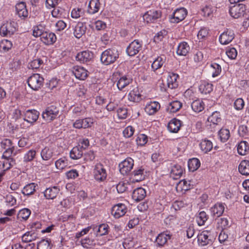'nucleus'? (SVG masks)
Segmentation results:
<instances>
[{
  "instance_id": "1",
  "label": "nucleus",
  "mask_w": 249,
  "mask_h": 249,
  "mask_svg": "<svg viewBox=\"0 0 249 249\" xmlns=\"http://www.w3.org/2000/svg\"><path fill=\"white\" fill-rule=\"evenodd\" d=\"M17 24L13 21L4 22L0 26V35L10 37L17 31Z\"/></svg>"
},
{
  "instance_id": "2",
  "label": "nucleus",
  "mask_w": 249,
  "mask_h": 249,
  "mask_svg": "<svg viewBox=\"0 0 249 249\" xmlns=\"http://www.w3.org/2000/svg\"><path fill=\"white\" fill-rule=\"evenodd\" d=\"M118 57L119 54L117 50L108 49L102 53L101 61L104 64L108 65L113 63Z\"/></svg>"
},
{
  "instance_id": "3",
  "label": "nucleus",
  "mask_w": 249,
  "mask_h": 249,
  "mask_svg": "<svg viewBox=\"0 0 249 249\" xmlns=\"http://www.w3.org/2000/svg\"><path fill=\"white\" fill-rule=\"evenodd\" d=\"M59 113V110L57 107L51 106L42 112V117L46 122L50 123L58 117Z\"/></svg>"
},
{
  "instance_id": "4",
  "label": "nucleus",
  "mask_w": 249,
  "mask_h": 249,
  "mask_svg": "<svg viewBox=\"0 0 249 249\" xmlns=\"http://www.w3.org/2000/svg\"><path fill=\"white\" fill-rule=\"evenodd\" d=\"M27 82L32 89L37 90L43 86L44 78L39 74L35 73L29 77Z\"/></svg>"
},
{
  "instance_id": "5",
  "label": "nucleus",
  "mask_w": 249,
  "mask_h": 249,
  "mask_svg": "<svg viewBox=\"0 0 249 249\" xmlns=\"http://www.w3.org/2000/svg\"><path fill=\"white\" fill-rule=\"evenodd\" d=\"M93 53L87 50L78 53L75 56V60L80 63L89 64L93 61Z\"/></svg>"
},
{
  "instance_id": "6",
  "label": "nucleus",
  "mask_w": 249,
  "mask_h": 249,
  "mask_svg": "<svg viewBox=\"0 0 249 249\" xmlns=\"http://www.w3.org/2000/svg\"><path fill=\"white\" fill-rule=\"evenodd\" d=\"M187 15V10L183 8L177 9L170 16L169 18L171 23H178L183 20Z\"/></svg>"
},
{
  "instance_id": "7",
  "label": "nucleus",
  "mask_w": 249,
  "mask_h": 249,
  "mask_svg": "<svg viewBox=\"0 0 249 249\" xmlns=\"http://www.w3.org/2000/svg\"><path fill=\"white\" fill-rule=\"evenodd\" d=\"M142 42L138 39H135L131 42L127 46L126 52L130 56H133L138 54L142 50Z\"/></svg>"
},
{
  "instance_id": "8",
  "label": "nucleus",
  "mask_w": 249,
  "mask_h": 249,
  "mask_svg": "<svg viewBox=\"0 0 249 249\" xmlns=\"http://www.w3.org/2000/svg\"><path fill=\"white\" fill-rule=\"evenodd\" d=\"M93 175L95 179L98 181H103L106 179L107 174L103 164L97 163L95 165L93 170Z\"/></svg>"
},
{
  "instance_id": "9",
  "label": "nucleus",
  "mask_w": 249,
  "mask_h": 249,
  "mask_svg": "<svg viewBox=\"0 0 249 249\" xmlns=\"http://www.w3.org/2000/svg\"><path fill=\"white\" fill-rule=\"evenodd\" d=\"M213 236L210 231L205 230L197 235V241L199 245L204 246L211 244L213 242Z\"/></svg>"
},
{
  "instance_id": "10",
  "label": "nucleus",
  "mask_w": 249,
  "mask_h": 249,
  "mask_svg": "<svg viewBox=\"0 0 249 249\" xmlns=\"http://www.w3.org/2000/svg\"><path fill=\"white\" fill-rule=\"evenodd\" d=\"M134 166V160L127 158L119 164L120 173L123 175H127L132 169Z\"/></svg>"
},
{
  "instance_id": "11",
  "label": "nucleus",
  "mask_w": 249,
  "mask_h": 249,
  "mask_svg": "<svg viewBox=\"0 0 249 249\" xmlns=\"http://www.w3.org/2000/svg\"><path fill=\"white\" fill-rule=\"evenodd\" d=\"M246 11L245 5L239 4L230 7L229 13L230 15L234 18H238L243 17Z\"/></svg>"
},
{
  "instance_id": "12",
  "label": "nucleus",
  "mask_w": 249,
  "mask_h": 249,
  "mask_svg": "<svg viewBox=\"0 0 249 249\" xmlns=\"http://www.w3.org/2000/svg\"><path fill=\"white\" fill-rule=\"evenodd\" d=\"M0 144L1 147L5 149L2 155V157L8 158L11 157L15 150V146L12 141L10 139H5L1 141Z\"/></svg>"
},
{
  "instance_id": "13",
  "label": "nucleus",
  "mask_w": 249,
  "mask_h": 249,
  "mask_svg": "<svg viewBox=\"0 0 249 249\" xmlns=\"http://www.w3.org/2000/svg\"><path fill=\"white\" fill-rule=\"evenodd\" d=\"M161 12L160 10H150L143 15V19L146 22H154L161 17Z\"/></svg>"
},
{
  "instance_id": "14",
  "label": "nucleus",
  "mask_w": 249,
  "mask_h": 249,
  "mask_svg": "<svg viewBox=\"0 0 249 249\" xmlns=\"http://www.w3.org/2000/svg\"><path fill=\"white\" fill-rule=\"evenodd\" d=\"M39 112L36 109H28L24 113V120L31 124L36 122L39 116Z\"/></svg>"
},
{
  "instance_id": "15",
  "label": "nucleus",
  "mask_w": 249,
  "mask_h": 249,
  "mask_svg": "<svg viewBox=\"0 0 249 249\" xmlns=\"http://www.w3.org/2000/svg\"><path fill=\"white\" fill-rule=\"evenodd\" d=\"M126 206L123 203L115 205L111 210V214L116 218H119L124 216L127 212Z\"/></svg>"
},
{
  "instance_id": "16",
  "label": "nucleus",
  "mask_w": 249,
  "mask_h": 249,
  "mask_svg": "<svg viewBox=\"0 0 249 249\" xmlns=\"http://www.w3.org/2000/svg\"><path fill=\"white\" fill-rule=\"evenodd\" d=\"M234 38L233 30L227 29L219 36V40L221 44L227 45L230 43Z\"/></svg>"
},
{
  "instance_id": "17",
  "label": "nucleus",
  "mask_w": 249,
  "mask_h": 249,
  "mask_svg": "<svg viewBox=\"0 0 249 249\" xmlns=\"http://www.w3.org/2000/svg\"><path fill=\"white\" fill-rule=\"evenodd\" d=\"M59 186H53L49 187L44 191V196L47 199H54L60 192Z\"/></svg>"
},
{
  "instance_id": "18",
  "label": "nucleus",
  "mask_w": 249,
  "mask_h": 249,
  "mask_svg": "<svg viewBox=\"0 0 249 249\" xmlns=\"http://www.w3.org/2000/svg\"><path fill=\"white\" fill-rule=\"evenodd\" d=\"M225 210V204L217 202L210 208V212L213 216L219 217L222 215Z\"/></svg>"
},
{
  "instance_id": "19",
  "label": "nucleus",
  "mask_w": 249,
  "mask_h": 249,
  "mask_svg": "<svg viewBox=\"0 0 249 249\" xmlns=\"http://www.w3.org/2000/svg\"><path fill=\"white\" fill-rule=\"evenodd\" d=\"M72 73L77 79L85 80L88 76V71L82 67L75 66L72 69Z\"/></svg>"
},
{
  "instance_id": "20",
  "label": "nucleus",
  "mask_w": 249,
  "mask_h": 249,
  "mask_svg": "<svg viewBox=\"0 0 249 249\" xmlns=\"http://www.w3.org/2000/svg\"><path fill=\"white\" fill-rule=\"evenodd\" d=\"M181 124V121L173 118L168 123L167 129L171 133H177L179 130Z\"/></svg>"
},
{
  "instance_id": "21",
  "label": "nucleus",
  "mask_w": 249,
  "mask_h": 249,
  "mask_svg": "<svg viewBox=\"0 0 249 249\" xmlns=\"http://www.w3.org/2000/svg\"><path fill=\"white\" fill-rule=\"evenodd\" d=\"M54 155V150L48 146H45L40 152L41 159L44 161L51 160Z\"/></svg>"
},
{
  "instance_id": "22",
  "label": "nucleus",
  "mask_w": 249,
  "mask_h": 249,
  "mask_svg": "<svg viewBox=\"0 0 249 249\" xmlns=\"http://www.w3.org/2000/svg\"><path fill=\"white\" fill-rule=\"evenodd\" d=\"M46 45H52L56 41V37L54 33L45 32L40 38Z\"/></svg>"
},
{
  "instance_id": "23",
  "label": "nucleus",
  "mask_w": 249,
  "mask_h": 249,
  "mask_svg": "<svg viewBox=\"0 0 249 249\" xmlns=\"http://www.w3.org/2000/svg\"><path fill=\"white\" fill-rule=\"evenodd\" d=\"M101 4L99 0H90L89 2L88 12L90 14H94L101 9Z\"/></svg>"
},
{
  "instance_id": "24",
  "label": "nucleus",
  "mask_w": 249,
  "mask_h": 249,
  "mask_svg": "<svg viewBox=\"0 0 249 249\" xmlns=\"http://www.w3.org/2000/svg\"><path fill=\"white\" fill-rule=\"evenodd\" d=\"M160 104L158 102H150L146 104L145 111L148 114L152 115L156 113L160 109Z\"/></svg>"
},
{
  "instance_id": "25",
  "label": "nucleus",
  "mask_w": 249,
  "mask_h": 249,
  "mask_svg": "<svg viewBox=\"0 0 249 249\" xmlns=\"http://www.w3.org/2000/svg\"><path fill=\"white\" fill-rule=\"evenodd\" d=\"M16 11L18 17L24 19L28 16V12L26 4L24 2L18 3L16 6Z\"/></svg>"
},
{
  "instance_id": "26",
  "label": "nucleus",
  "mask_w": 249,
  "mask_h": 249,
  "mask_svg": "<svg viewBox=\"0 0 249 249\" xmlns=\"http://www.w3.org/2000/svg\"><path fill=\"white\" fill-rule=\"evenodd\" d=\"M178 75L175 73L169 72L167 78V84L168 87L171 89H175L178 86L177 79Z\"/></svg>"
},
{
  "instance_id": "27",
  "label": "nucleus",
  "mask_w": 249,
  "mask_h": 249,
  "mask_svg": "<svg viewBox=\"0 0 249 249\" xmlns=\"http://www.w3.org/2000/svg\"><path fill=\"white\" fill-rule=\"evenodd\" d=\"M146 196V191L142 188H138L133 191L132 193V197L133 199L136 201L139 202L143 200Z\"/></svg>"
},
{
  "instance_id": "28",
  "label": "nucleus",
  "mask_w": 249,
  "mask_h": 249,
  "mask_svg": "<svg viewBox=\"0 0 249 249\" xmlns=\"http://www.w3.org/2000/svg\"><path fill=\"white\" fill-rule=\"evenodd\" d=\"M128 99L133 103H139L142 100V95L138 88H135L130 91L128 95Z\"/></svg>"
},
{
  "instance_id": "29",
  "label": "nucleus",
  "mask_w": 249,
  "mask_h": 249,
  "mask_svg": "<svg viewBox=\"0 0 249 249\" xmlns=\"http://www.w3.org/2000/svg\"><path fill=\"white\" fill-rule=\"evenodd\" d=\"M183 172V168L178 164H175L171 169L170 176L174 179H178L182 176Z\"/></svg>"
},
{
  "instance_id": "30",
  "label": "nucleus",
  "mask_w": 249,
  "mask_h": 249,
  "mask_svg": "<svg viewBox=\"0 0 249 249\" xmlns=\"http://www.w3.org/2000/svg\"><path fill=\"white\" fill-rule=\"evenodd\" d=\"M166 60V56L164 55H161L158 56L152 64L151 68L154 71L161 68L165 63Z\"/></svg>"
},
{
  "instance_id": "31",
  "label": "nucleus",
  "mask_w": 249,
  "mask_h": 249,
  "mask_svg": "<svg viewBox=\"0 0 249 249\" xmlns=\"http://www.w3.org/2000/svg\"><path fill=\"white\" fill-rule=\"evenodd\" d=\"M205 104L200 99L194 100L191 103V108L196 113H199L202 111L205 108Z\"/></svg>"
},
{
  "instance_id": "32",
  "label": "nucleus",
  "mask_w": 249,
  "mask_h": 249,
  "mask_svg": "<svg viewBox=\"0 0 249 249\" xmlns=\"http://www.w3.org/2000/svg\"><path fill=\"white\" fill-rule=\"evenodd\" d=\"M182 107L180 101L176 100L170 103L166 107V111L169 113H175L179 110Z\"/></svg>"
},
{
  "instance_id": "33",
  "label": "nucleus",
  "mask_w": 249,
  "mask_h": 249,
  "mask_svg": "<svg viewBox=\"0 0 249 249\" xmlns=\"http://www.w3.org/2000/svg\"><path fill=\"white\" fill-rule=\"evenodd\" d=\"M190 48L188 44L185 41L180 43L177 48V53L178 55L186 56L189 53Z\"/></svg>"
},
{
  "instance_id": "34",
  "label": "nucleus",
  "mask_w": 249,
  "mask_h": 249,
  "mask_svg": "<svg viewBox=\"0 0 249 249\" xmlns=\"http://www.w3.org/2000/svg\"><path fill=\"white\" fill-rule=\"evenodd\" d=\"M132 82V79L126 75L121 77L117 82V86L119 90H122Z\"/></svg>"
},
{
  "instance_id": "35",
  "label": "nucleus",
  "mask_w": 249,
  "mask_h": 249,
  "mask_svg": "<svg viewBox=\"0 0 249 249\" xmlns=\"http://www.w3.org/2000/svg\"><path fill=\"white\" fill-rule=\"evenodd\" d=\"M199 147L204 153L210 152L213 147L212 142L207 139L202 140L199 143Z\"/></svg>"
},
{
  "instance_id": "36",
  "label": "nucleus",
  "mask_w": 249,
  "mask_h": 249,
  "mask_svg": "<svg viewBox=\"0 0 249 249\" xmlns=\"http://www.w3.org/2000/svg\"><path fill=\"white\" fill-rule=\"evenodd\" d=\"M171 235L166 232H162L158 235L156 239V243L159 247L163 246L170 239Z\"/></svg>"
},
{
  "instance_id": "37",
  "label": "nucleus",
  "mask_w": 249,
  "mask_h": 249,
  "mask_svg": "<svg viewBox=\"0 0 249 249\" xmlns=\"http://www.w3.org/2000/svg\"><path fill=\"white\" fill-rule=\"evenodd\" d=\"M38 238L37 234L33 231H27L22 236V241L24 243L31 242Z\"/></svg>"
},
{
  "instance_id": "38",
  "label": "nucleus",
  "mask_w": 249,
  "mask_h": 249,
  "mask_svg": "<svg viewBox=\"0 0 249 249\" xmlns=\"http://www.w3.org/2000/svg\"><path fill=\"white\" fill-rule=\"evenodd\" d=\"M86 30V27L82 23L79 22L74 28L73 34L76 38H80L85 34Z\"/></svg>"
},
{
  "instance_id": "39",
  "label": "nucleus",
  "mask_w": 249,
  "mask_h": 249,
  "mask_svg": "<svg viewBox=\"0 0 249 249\" xmlns=\"http://www.w3.org/2000/svg\"><path fill=\"white\" fill-rule=\"evenodd\" d=\"M83 155V150L80 146L74 147L70 151V155L71 159L78 160L80 159Z\"/></svg>"
},
{
  "instance_id": "40",
  "label": "nucleus",
  "mask_w": 249,
  "mask_h": 249,
  "mask_svg": "<svg viewBox=\"0 0 249 249\" xmlns=\"http://www.w3.org/2000/svg\"><path fill=\"white\" fill-rule=\"evenodd\" d=\"M238 171L243 175H249V160H242L238 166Z\"/></svg>"
},
{
  "instance_id": "41",
  "label": "nucleus",
  "mask_w": 249,
  "mask_h": 249,
  "mask_svg": "<svg viewBox=\"0 0 249 249\" xmlns=\"http://www.w3.org/2000/svg\"><path fill=\"white\" fill-rule=\"evenodd\" d=\"M144 172V169L142 167L135 169L132 173L135 181L138 182L143 180L145 178Z\"/></svg>"
},
{
  "instance_id": "42",
  "label": "nucleus",
  "mask_w": 249,
  "mask_h": 249,
  "mask_svg": "<svg viewBox=\"0 0 249 249\" xmlns=\"http://www.w3.org/2000/svg\"><path fill=\"white\" fill-rule=\"evenodd\" d=\"M249 151V145L246 141H241L237 145V152L240 155H245Z\"/></svg>"
},
{
  "instance_id": "43",
  "label": "nucleus",
  "mask_w": 249,
  "mask_h": 249,
  "mask_svg": "<svg viewBox=\"0 0 249 249\" xmlns=\"http://www.w3.org/2000/svg\"><path fill=\"white\" fill-rule=\"evenodd\" d=\"M213 86L212 84L207 82H202L199 87V90L200 92L204 94L211 93L213 90Z\"/></svg>"
},
{
  "instance_id": "44",
  "label": "nucleus",
  "mask_w": 249,
  "mask_h": 249,
  "mask_svg": "<svg viewBox=\"0 0 249 249\" xmlns=\"http://www.w3.org/2000/svg\"><path fill=\"white\" fill-rule=\"evenodd\" d=\"M37 185L34 183L27 184L22 189L21 193L24 196H30L33 195L36 191Z\"/></svg>"
},
{
  "instance_id": "45",
  "label": "nucleus",
  "mask_w": 249,
  "mask_h": 249,
  "mask_svg": "<svg viewBox=\"0 0 249 249\" xmlns=\"http://www.w3.org/2000/svg\"><path fill=\"white\" fill-rule=\"evenodd\" d=\"M188 166L190 171L194 172L200 167V162L197 158H193L188 161Z\"/></svg>"
},
{
  "instance_id": "46",
  "label": "nucleus",
  "mask_w": 249,
  "mask_h": 249,
  "mask_svg": "<svg viewBox=\"0 0 249 249\" xmlns=\"http://www.w3.org/2000/svg\"><path fill=\"white\" fill-rule=\"evenodd\" d=\"M2 158L4 159V160L2 161L1 168L3 170V172L4 173L5 171L10 169L11 167L13 166L14 163V161L11 157L8 158L2 157Z\"/></svg>"
},
{
  "instance_id": "47",
  "label": "nucleus",
  "mask_w": 249,
  "mask_h": 249,
  "mask_svg": "<svg viewBox=\"0 0 249 249\" xmlns=\"http://www.w3.org/2000/svg\"><path fill=\"white\" fill-rule=\"evenodd\" d=\"M110 230L109 226L107 224H102L98 226L97 236H102L108 233Z\"/></svg>"
},
{
  "instance_id": "48",
  "label": "nucleus",
  "mask_w": 249,
  "mask_h": 249,
  "mask_svg": "<svg viewBox=\"0 0 249 249\" xmlns=\"http://www.w3.org/2000/svg\"><path fill=\"white\" fill-rule=\"evenodd\" d=\"M208 215H207L204 211L199 212L196 217V221L197 224L199 226L204 225L206 221L208 220Z\"/></svg>"
},
{
  "instance_id": "49",
  "label": "nucleus",
  "mask_w": 249,
  "mask_h": 249,
  "mask_svg": "<svg viewBox=\"0 0 249 249\" xmlns=\"http://www.w3.org/2000/svg\"><path fill=\"white\" fill-rule=\"evenodd\" d=\"M52 244L50 239H42L37 244V249H51Z\"/></svg>"
},
{
  "instance_id": "50",
  "label": "nucleus",
  "mask_w": 249,
  "mask_h": 249,
  "mask_svg": "<svg viewBox=\"0 0 249 249\" xmlns=\"http://www.w3.org/2000/svg\"><path fill=\"white\" fill-rule=\"evenodd\" d=\"M36 155V151L34 149H30L25 154L23 161L25 162H31L35 159Z\"/></svg>"
},
{
  "instance_id": "51",
  "label": "nucleus",
  "mask_w": 249,
  "mask_h": 249,
  "mask_svg": "<svg viewBox=\"0 0 249 249\" xmlns=\"http://www.w3.org/2000/svg\"><path fill=\"white\" fill-rule=\"evenodd\" d=\"M209 122L213 123V124H217L221 121L220 114L219 112H213L212 114L207 119Z\"/></svg>"
},
{
  "instance_id": "52",
  "label": "nucleus",
  "mask_w": 249,
  "mask_h": 249,
  "mask_svg": "<svg viewBox=\"0 0 249 249\" xmlns=\"http://www.w3.org/2000/svg\"><path fill=\"white\" fill-rule=\"evenodd\" d=\"M55 167L59 170H62L68 165V160L65 157L60 158L55 162Z\"/></svg>"
},
{
  "instance_id": "53",
  "label": "nucleus",
  "mask_w": 249,
  "mask_h": 249,
  "mask_svg": "<svg viewBox=\"0 0 249 249\" xmlns=\"http://www.w3.org/2000/svg\"><path fill=\"white\" fill-rule=\"evenodd\" d=\"M218 135L222 142H226L230 137V131L226 128H221L219 131Z\"/></svg>"
},
{
  "instance_id": "54",
  "label": "nucleus",
  "mask_w": 249,
  "mask_h": 249,
  "mask_svg": "<svg viewBox=\"0 0 249 249\" xmlns=\"http://www.w3.org/2000/svg\"><path fill=\"white\" fill-rule=\"evenodd\" d=\"M31 213V211L29 209H22L18 212V218L19 219L26 220L29 218Z\"/></svg>"
},
{
  "instance_id": "55",
  "label": "nucleus",
  "mask_w": 249,
  "mask_h": 249,
  "mask_svg": "<svg viewBox=\"0 0 249 249\" xmlns=\"http://www.w3.org/2000/svg\"><path fill=\"white\" fill-rule=\"evenodd\" d=\"M211 68L213 77L218 76L221 72V66L217 63H212L211 64Z\"/></svg>"
},
{
  "instance_id": "56",
  "label": "nucleus",
  "mask_w": 249,
  "mask_h": 249,
  "mask_svg": "<svg viewBox=\"0 0 249 249\" xmlns=\"http://www.w3.org/2000/svg\"><path fill=\"white\" fill-rule=\"evenodd\" d=\"M12 42L7 39L2 40L0 43V48L4 52L9 51L12 47Z\"/></svg>"
},
{
  "instance_id": "57",
  "label": "nucleus",
  "mask_w": 249,
  "mask_h": 249,
  "mask_svg": "<svg viewBox=\"0 0 249 249\" xmlns=\"http://www.w3.org/2000/svg\"><path fill=\"white\" fill-rule=\"evenodd\" d=\"M44 33H45L44 28L42 25H39L33 27V35L35 37L40 36L41 38Z\"/></svg>"
},
{
  "instance_id": "58",
  "label": "nucleus",
  "mask_w": 249,
  "mask_h": 249,
  "mask_svg": "<svg viewBox=\"0 0 249 249\" xmlns=\"http://www.w3.org/2000/svg\"><path fill=\"white\" fill-rule=\"evenodd\" d=\"M6 205L9 206H13L16 204L17 199L11 194H8L4 196Z\"/></svg>"
},
{
  "instance_id": "59",
  "label": "nucleus",
  "mask_w": 249,
  "mask_h": 249,
  "mask_svg": "<svg viewBox=\"0 0 249 249\" xmlns=\"http://www.w3.org/2000/svg\"><path fill=\"white\" fill-rule=\"evenodd\" d=\"M84 14V11L79 8H73L71 12V17L73 18L77 19L82 16Z\"/></svg>"
},
{
  "instance_id": "60",
  "label": "nucleus",
  "mask_w": 249,
  "mask_h": 249,
  "mask_svg": "<svg viewBox=\"0 0 249 249\" xmlns=\"http://www.w3.org/2000/svg\"><path fill=\"white\" fill-rule=\"evenodd\" d=\"M217 228L223 230L228 227V220L226 218H220L217 220Z\"/></svg>"
},
{
  "instance_id": "61",
  "label": "nucleus",
  "mask_w": 249,
  "mask_h": 249,
  "mask_svg": "<svg viewBox=\"0 0 249 249\" xmlns=\"http://www.w3.org/2000/svg\"><path fill=\"white\" fill-rule=\"evenodd\" d=\"M43 64V61L40 58H37L32 61L29 66V68L32 69H37Z\"/></svg>"
},
{
  "instance_id": "62",
  "label": "nucleus",
  "mask_w": 249,
  "mask_h": 249,
  "mask_svg": "<svg viewBox=\"0 0 249 249\" xmlns=\"http://www.w3.org/2000/svg\"><path fill=\"white\" fill-rule=\"evenodd\" d=\"M117 115L119 119H124L127 116V109L125 107L119 108L117 110Z\"/></svg>"
},
{
  "instance_id": "63",
  "label": "nucleus",
  "mask_w": 249,
  "mask_h": 249,
  "mask_svg": "<svg viewBox=\"0 0 249 249\" xmlns=\"http://www.w3.org/2000/svg\"><path fill=\"white\" fill-rule=\"evenodd\" d=\"M136 141L138 145H144L147 142V137L144 134H141L138 135Z\"/></svg>"
},
{
  "instance_id": "64",
  "label": "nucleus",
  "mask_w": 249,
  "mask_h": 249,
  "mask_svg": "<svg viewBox=\"0 0 249 249\" xmlns=\"http://www.w3.org/2000/svg\"><path fill=\"white\" fill-rule=\"evenodd\" d=\"M187 204L186 203H185L183 201H176L172 204V208L175 211H178L180 210L181 208L185 207L187 206Z\"/></svg>"
}]
</instances>
